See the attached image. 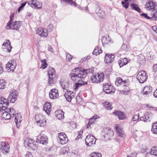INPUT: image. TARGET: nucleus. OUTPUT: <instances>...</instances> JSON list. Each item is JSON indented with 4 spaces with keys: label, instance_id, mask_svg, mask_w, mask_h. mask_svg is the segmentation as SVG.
I'll use <instances>...</instances> for the list:
<instances>
[{
    "label": "nucleus",
    "instance_id": "obj_1",
    "mask_svg": "<svg viewBox=\"0 0 157 157\" xmlns=\"http://www.w3.org/2000/svg\"><path fill=\"white\" fill-rule=\"evenodd\" d=\"M115 84L117 86H120L122 89L120 91V94L122 95H127L129 94L130 90L129 87V82L127 80H123L120 77L117 78Z\"/></svg>",
    "mask_w": 157,
    "mask_h": 157
},
{
    "label": "nucleus",
    "instance_id": "obj_2",
    "mask_svg": "<svg viewBox=\"0 0 157 157\" xmlns=\"http://www.w3.org/2000/svg\"><path fill=\"white\" fill-rule=\"evenodd\" d=\"M87 75L86 69L79 68V86L87 84V82L85 79Z\"/></svg>",
    "mask_w": 157,
    "mask_h": 157
},
{
    "label": "nucleus",
    "instance_id": "obj_3",
    "mask_svg": "<svg viewBox=\"0 0 157 157\" xmlns=\"http://www.w3.org/2000/svg\"><path fill=\"white\" fill-rule=\"evenodd\" d=\"M18 94V92L15 90H12L10 91L9 96L6 99V102L9 103H14L17 99V97Z\"/></svg>",
    "mask_w": 157,
    "mask_h": 157
},
{
    "label": "nucleus",
    "instance_id": "obj_4",
    "mask_svg": "<svg viewBox=\"0 0 157 157\" xmlns=\"http://www.w3.org/2000/svg\"><path fill=\"white\" fill-rule=\"evenodd\" d=\"M104 78V75L103 73H98L94 74L91 77V80L93 83H99L103 81Z\"/></svg>",
    "mask_w": 157,
    "mask_h": 157
},
{
    "label": "nucleus",
    "instance_id": "obj_5",
    "mask_svg": "<svg viewBox=\"0 0 157 157\" xmlns=\"http://www.w3.org/2000/svg\"><path fill=\"white\" fill-rule=\"evenodd\" d=\"M103 134L105 140H110L114 135V132L112 130L108 127L103 129Z\"/></svg>",
    "mask_w": 157,
    "mask_h": 157
},
{
    "label": "nucleus",
    "instance_id": "obj_6",
    "mask_svg": "<svg viewBox=\"0 0 157 157\" xmlns=\"http://www.w3.org/2000/svg\"><path fill=\"white\" fill-rule=\"evenodd\" d=\"M136 78L140 83H144L147 80V75L145 71H141L138 73Z\"/></svg>",
    "mask_w": 157,
    "mask_h": 157
},
{
    "label": "nucleus",
    "instance_id": "obj_7",
    "mask_svg": "<svg viewBox=\"0 0 157 157\" xmlns=\"http://www.w3.org/2000/svg\"><path fill=\"white\" fill-rule=\"evenodd\" d=\"M16 66V61L13 59H11L6 64V67L9 72H13L14 71Z\"/></svg>",
    "mask_w": 157,
    "mask_h": 157
},
{
    "label": "nucleus",
    "instance_id": "obj_8",
    "mask_svg": "<svg viewBox=\"0 0 157 157\" xmlns=\"http://www.w3.org/2000/svg\"><path fill=\"white\" fill-rule=\"evenodd\" d=\"M36 142L46 145L48 143V137L44 134L39 135L36 138Z\"/></svg>",
    "mask_w": 157,
    "mask_h": 157
},
{
    "label": "nucleus",
    "instance_id": "obj_9",
    "mask_svg": "<svg viewBox=\"0 0 157 157\" xmlns=\"http://www.w3.org/2000/svg\"><path fill=\"white\" fill-rule=\"evenodd\" d=\"M35 119L36 122L40 127H44L46 124V120L43 116L41 115H37L35 116Z\"/></svg>",
    "mask_w": 157,
    "mask_h": 157
},
{
    "label": "nucleus",
    "instance_id": "obj_10",
    "mask_svg": "<svg viewBox=\"0 0 157 157\" xmlns=\"http://www.w3.org/2000/svg\"><path fill=\"white\" fill-rule=\"evenodd\" d=\"M103 90L106 94L113 93L115 90L114 87L110 83H105L103 85Z\"/></svg>",
    "mask_w": 157,
    "mask_h": 157
},
{
    "label": "nucleus",
    "instance_id": "obj_11",
    "mask_svg": "<svg viewBox=\"0 0 157 157\" xmlns=\"http://www.w3.org/2000/svg\"><path fill=\"white\" fill-rule=\"evenodd\" d=\"M96 141V138L91 134L87 136L85 139V143L86 145L90 146L91 145L94 144Z\"/></svg>",
    "mask_w": 157,
    "mask_h": 157
},
{
    "label": "nucleus",
    "instance_id": "obj_12",
    "mask_svg": "<svg viewBox=\"0 0 157 157\" xmlns=\"http://www.w3.org/2000/svg\"><path fill=\"white\" fill-rule=\"evenodd\" d=\"M78 67H77L72 70L70 76L72 80L76 82V80L78 78Z\"/></svg>",
    "mask_w": 157,
    "mask_h": 157
},
{
    "label": "nucleus",
    "instance_id": "obj_13",
    "mask_svg": "<svg viewBox=\"0 0 157 157\" xmlns=\"http://www.w3.org/2000/svg\"><path fill=\"white\" fill-rule=\"evenodd\" d=\"M8 105V103L6 102V99L4 97H0V112L3 111V110L6 109V107Z\"/></svg>",
    "mask_w": 157,
    "mask_h": 157
},
{
    "label": "nucleus",
    "instance_id": "obj_14",
    "mask_svg": "<svg viewBox=\"0 0 157 157\" xmlns=\"http://www.w3.org/2000/svg\"><path fill=\"white\" fill-rule=\"evenodd\" d=\"M29 4H30L31 6L35 9H39L42 7V3L41 1H29Z\"/></svg>",
    "mask_w": 157,
    "mask_h": 157
},
{
    "label": "nucleus",
    "instance_id": "obj_15",
    "mask_svg": "<svg viewBox=\"0 0 157 157\" xmlns=\"http://www.w3.org/2000/svg\"><path fill=\"white\" fill-rule=\"evenodd\" d=\"M0 149L1 151L4 154H6L9 152V145L5 142H2L0 144Z\"/></svg>",
    "mask_w": 157,
    "mask_h": 157
},
{
    "label": "nucleus",
    "instance_id": "obj_16",
    "mask_svg": "<svg viewBox=\"0 0 157 157\" xmlns=\"http://www.w3.org/2000/svg\"><path fill=\"white\" fill-rule=\"evenodd\" d=\"M59 140L60 143L61 144H64L68 141V139L66 135L63 132H60L58 133Z\"/></svg>",
    "mask_w": 157,
    "mask_h": 157
},
{
    "label": "nucleus",
    "instance_id": "obj_17",
    "mask_svg": "<svg viewBox=\"0 0 157 157\" xmlns=\"http://www.w3.org/2000/svg\"><path fill=\"white\" fill-rule=\"evenodd\" d=\"M157 4L154 1H148L145 5V8L147 10H154Z\"/></svg>",
    "mask_w": 157,
    "mask_h": 157
},
{
    "label": "nucleus",
    "instance_id": "obj_18",
    "mask_svg": "<svg viewBox=\"0 0 157 157\" xmlns=\"http://www.w3.org/2000/svg\"><path fill=\"white\" fill-rule=\"evenodd\" d=\"M36 33L40 36L43 37H46L48 36V30L43 28H38L36 31Z\"/></svg>",
    "mask_w": 157,
    "mask_h": 157
},
{
    "label": "nucleus",
    "instance_id": "obj_19",
    "mask_svg": "<svg viewBox=\"0 0 157 157\" xmlns=\"http://www.w3.org/2000/svg\"><path fill=\"white\" fill-rule=\"evenodd\" d=\"M115 57V55L113 54L108 53L106 54L105 56L104 62L105 63L109 64L113 61Z\"/></svg>",
    "mask_w": 157,
    "mask_h": 157
},
{
    "label": "nucleus",
    "instance_id": "obj_20",
    "mask_svg": "<svg viewBox=\"0 0 157 157\" xmlns=\"http://www.w3.org/2000/svg\"><path fill=\"white\" fill-rule=\"evenodd\" d=\"M49 97L52 99H55L59 97L58 91L56 89H53L51 90L49 93Z\"/></svg>",
    "mask_w": 157,
    "mask_h": 157
},
{
    "label": "nucleus",
    "instance_id": "obj_21",
    "mask_svg": "<svg viewBox=\"0 0 157 157\" xmlns=\"http://www.w3.org/2000/svg\"><path fill=\"white\" fill-rule=\"evenodd\" d=\"M113 114L116 115L120 120H123L126 118L125 114L121 111H115L113 113Z\"/></svg>",
    "mask_w": 157,
    "mask_h": 157
},
{
    "label": "nucleus",
    "instance_id": "obj_22",
    "mask_svg": "<svg viewBox=\"0 0 157 157\" xmlns=\"http://www.w3.org/2000/svg\"><path fill=\"white\" fill-rule=\"evenodd\" d=\"M8 109L6 107V109L3 110L5 112L3 113L2 114V118L5 120H10L12 117V115H11L10 113L8 112Z\"/></svg>",
    "mask_w": 157,
    "mask_h": 157
},
{
    "label": "nucleus",
    "instance_id": "obj_23",
    "mask_svg": "<svg viewBox=\"0 0 157 157\" xmlns=\"http://www.w3.org/2000/svg\"><path fill=\"white\" fill-rule=\"evenodd\" d=\"M51 103L49 102H46L44 105L43 110L48 115H49L51 112Z\"/></svg>",
    "mask_w": 157,
    "mask_h": 157
},
{
    "label": "nucleus",
    "instance_id": "obj_24",
    "mask_svg": "<svg viewBox=\"0 0 157 157\" xmlns=\"http://www.w3.org/2000/svg\"><path fill=\"white\" fill-rule=\"evenodd\" d=\"M21 21H15L13 25V27L11 26L10 29L16 30L18 31L21 26Z\"/></svg>",
    "mask_w": 157,
    "mask_h": 157
},
{
    "label": "nucleus",
    "instance_id": "obj_25",
    "mask_svg": "<svg viewBox=\"0 0 157 157\" xmlns=\"http://www.w3.org/2000/svg\"><path fill=\"white\" fill-rule=\"evenodd\" d=\"M115 127L117 135L122 137H124L125 135L121 128H120V125L118 124H116L115 125Z\"/></svg>",
    "mask_w": 157,
    "mask_h": 157
},
{
    "label": "nucleus",
    "instance_id": "obj_26",
    "mask_svg": "<svg viewBox=\"0 0 157 157\" xmlns=\"http://www.w3.org/2000/svg\"><path fill=\"white\" fill-rule=\"evenodd\" d=\"M57 79L56 76L52 77L50 76H48V82L49 85L50 86H52L55 84L57 81Z\"/></svg>",
    "mask_w": 157,
    "mask_h": 157
},
{
    "label": "nucleus",
    "instance_id": "obj_27",
    "mask_svg": "<svg viewBox=\"0 0 157 157\" xmlns=\"http://www.w3.org/2000/svg\"><path fill=\"white\" fill-rule=\"evenodd\" d=\"M14 14H15L14 13H13L11 14L10 17V20L7 23V25L5 27L6 30H7L10 29L11 25L12 23Z\"/></svg>",
    "mask_w": 157,
    "mask_h": 157
},
{
    "label": "nucleus",
    "instance_id": "obj_28",
    "mask_svg": "<svg viewBox=\"0 0 157 157\" xmlns=\"http://www.w3.org/2000/svg\"><path fill=\"white\" fill-rule=\"evenodd\" d=\"M15 121L16 123L17 126L18 128L20 125V122L21 121V114L19 113H17L15 114Z\"/></svg>",
    "mask_w": 157,
    "mask_h": 157
},
{
    "label": "nucleus",
    "instance_id": "obj_29",
    "mask_svg": "<svg viewBox=\"0 0 157 157\" xmlns=\"http://www.w3.org/2000/svg\"><path fill=\"white\" fill-rule=\"evenodd\" d=\"M56 117L59 120H61L64 117V113L62 110H59L55 112Z\"/></svg>",
    "mask_w": 157,
    "mask_h": 157
},
{
    "label": "nucleus",
    "instance_id": "obj_30",
    "mask_svg": "<svg viewBox=\"0 0 157 157\" xmlns=\"http://www.w3.org/2000/svg\"><path fill=\"white\" fill-rule=\"evenodd\" d=\"M99 117L97 115H95L91 118L89 119V121L87 125V128H88L91 125L93 124L96 119L99 118Z\"/></svg>",
    "mask_w": 157,
    "mask_h": 157
},
{
    "label": "nucleus",
    "instance_id": "obj_31",
    "mask_svg": "<svg viewBox=\"0 0 157 157\" xmlns=\"http://www.w3.org/2000/svg\"><path fill=\"white\" fill-rule=\"evenodd\" d=\"M129 62V60L126 58L121 59L118 62L120 67L126 65Z\"/></svg>",
    "mask_w": 157,
    "mask_h": 157
},
{
    "label": "nucleus",
    "instance_id": "obj_32",
    "mask_svg": "<svg viewBox=\"0 0 157 157\" xmlns=\"http://www.w3.org/2000/svg\"><path fill=\"white\" fill-rule=\"evenodd\" d=\"M152 87L149 85L145 86L143 90V94L145 95H147L151 92Z\"/></svg>",
    "mask_w": 157,
    "mask_h": 157
},
{
    "label": "nucleus",
    "instance_id": "obj_33",
    "mask_svg": "<svg viewBox=\"0 0 157 157\" xmlns=\"http://www.w3.org/2000/svg\"><path fill=\"white\" fill-rule=\"evenodd\" d=\"M95 12L97 14V15L100 17H103L105 15L104 12L101 10L98 6L97 8L95 10Z\"/></svg>",
    "mask_w": 157,
    "mask_h": 157
},
{
    "label": "nucleus",
    "instance_id": "obj_34",
    "mask_svg": "<svg viewBox=\"0 0 157 157\" xmlns=\"http://www.w3.org/2000/svg\"><path fill=\"white\" fill-rule=\"evenodd\" d=\"M56 71L54 68L51 67H49L48 71V76H50L52 77L56 76Z\"/></svg>",
    "mask_w": 157,
    "mask_h": 157
},
{
    "label": "nucleus",
    "instance_id": "obj_35",
    "mask_svg": "<svg viewBox=\"0 0 157 157\" xmlns=\"http://www.w3.org/2000/svg\"><path fill=\"white\" fill-rule=\"evenodd\" d=\"M61 86L63 90L66 89V88L69 86V84L63 79H61L59 81Z\"/></svg>",
    "mask_w": 157,
    "mask_h": 157
},
{
    "label": "nucleus",
    "instance_id": "obj_36",
    "mask_svg": "<svg viewBox=\"0 0 157 157\" xmlns=\"http://www.w3.org/2000/svg\"><path fill=\"white\" fill-rule=\"evenodd\" d=\"M61 4L65 5L69 4L75 6L76 4L74 1H61Z\"/></svg>",
    "mask_w": 157,
    "mask_h": 157
},
{
    "label": "nucleus",
    "instance_id": "obj_37",
    "mask_svg": "<svg viewBox=\"0 0 157 157\" xmlns=\"http://www.w3.org/2000/svg\"><path fill=\"white\" fill-rule=\"evenodd\" d=\"M10 44L11 43L10 41L9 40H5V41L3 43L2 46H5V47L10 46V49L8 48L7 51L9 52H11V49L12 48V47L11 46Z\"/></svg>",
    "mask_w": 157,
    "mask_h": 157
},
{
    "label": "nucleus",
    "instance_id": "obj_38",
    "mask_svg": "<svg viewBox=\"0 0 157 157\" xmlns=\"http://www.w3.org/2000/svg\"><path fill=\"white\" fill-rule=\"evenodd\" d=\"M130 6L132 9L138 12H140L141 10L138 5L134 3H131Z\"/></svg>",
    "mask_w": 157,
    "mask_h": 157
},
{
    "label": "nucleus",
    "instance_id": "obj_39",
    "mask_svg": "<svg viewBox=\"0 0 157 157\" xmlns=\"http://www.w3.org/2000/svg\"><path fill=\"white\" fill-rule=\"evenodd\" d=\"M102 52V50L99 47H96L94 49L93 52V54L95 55H98Z\"/></svg>",
    "mask_w": 157,
    "mask_h": 157
},
{
    "label": "nucleus",
    "instance_id": "obj_40",
    "mask_svg": "<svg viewBox=\"0 0 157 157\" xmlns=\"http://www.w3.org/2000/svg\"><path fill=\"white\" fill-rule=\"evenodd\" d=\"M112 104L110 102L105 101L103 103L104 107L107 110H111L112 109Z\"/></svg>",
    "mask_w": 157,
    "mask_h": 157
},
{
    "label": "nucleus",
    "instance_id": "obj_41",
    "mask_svg": "<svg viewBox=\"0 0 157 157\" xmlns=\"http://www.w3.org/2000/svg\"><path fill=\"white\" fill-rule=\"evenodd\" d=\"M69 151L68 147L66 146L62 147L60 150V154L63 155L66 153H67Z\"/></svg>",
    "mask_w": 157,
    "mask_h": 157
},
{
    "label": "nucleus",
    "instance_id": "obj_42",
    "mask_svg": "<svg viewBox=\"0 0 157 157\" xmlns=\"http://www.w3.org/2000/svg\"><path fill=\"white\" fill-rule=\"evenodd\" d=\"M151 131L153 134H156L157 133V122L153 124Z\"/></svg>",
    "mask_w": 157,
    "mask_h": 157
},
{
    "label": "nucleus",
    "instance_id": "obj_43",
    "mask_svg": "<svg viewBox=\"0 0 157 157\" xmlns=\"http://www.w3.org/2000/svg\"><path fill=\"white\" fill-rule=\"evenodd\" d=\"M110 41V39L109 36L107 37H103L102 39V44H108Z\"/></svg>",
    "mask_w": 157,
    "mask_h": 157
},
{
    "label": "nucleus",
    "instance_id": "obj_44",
    "mask_svg": "<svg viewBox=\"0 0 157 157\" xmlns=\"http://www.w3.org/2000/svg\"><path fill=\"white\" fill-rule=\"evenodd\" d=\"M144 116L146 117V120H148V122L150 121L152 118V113L149 112H146L145 113Z\"/></svg>",
    "mask_w": 157,
    "mask_h": 157
},
{
    "label": "nucleus",
    "instance_id": "obj_45",
    "mask_svg": "<svg viewBox=\"0 0 157 157\" xmlns=\"http://www.w3.org/2000/svg\"><path fill=\"white\" fill-rule=\"evenodd\" d=\"M6 81L3 79H0V89H3L6 87Z\"/></svg>",
    "mask_w": 157,
    "mask_h": 157
},
{
    "label": "nucleus",
    "instance_id": "obj_46",
    "mask_svg": "<svg viewBox=\"0 0 157 157\" xmlns=\"http://www.w3.org/2000/svg\"><path fill=\"white\" fill-rule=\"evenodd\" d=\"M151 14L152 19L155 21L157 20V10L155 11L154 10V11L151 12Z\"/></svg>",
    "mask_w": 157,
    "mask_h": 157
},
{
    "label": "nucleus",
    "instance_id": "obj_47",
    "mask_svg": "<svg viewBox=\"0 0 157 157\" xmlns=\"http://www.w3.org/2000/svg\"><path fill=\"white\" fill-rule=\"evenodd\" d=\"M151 150V154L157 156V146L152 147Z\"/></svg>",
    "mask_w": 157,
    "mask_h": 157
},
{
    "label": "nucleus",
    "instance_id": "obj_48",
    "mask_svg": "<svg viewBox=\"0 0 157 157\" xmlns=\"http://www.w3.org/2000/svg\"><path fill=\"white\" fill-rule=\"evenodd\" d=\"M41 67L43 69H44L46 68L48 66V63L46 62V60L45 59L44 60H41Z\"/></svg>",
    "mask_w": 157,
    "mask_h": 157
},
{
    "label": "nucleus",
    "instance_id": "obj_49",
    "mask_svg": "<svg viewBox=\"0 0 157 157\" xmlns=\"http://www.w3.org/2000/svg\"><path fill=\"white\" fill-rule=\"evenodd\" d=\"M27 146L33 151L35 150L37 147V146L33 142L30 144H28Z\"/></svg>",
    "mask_w": 157,
    "mask_h": 157
},
{
    "label": "nucleus",
    "instance_id": "obj_50",
    "mask_svg": "<svg viewBox=\"0 0 157 157\" xmlns=\"http://www.w3.org/2000/svg\"><path fill=\"white\" fill-rule=\"evenodd\" d=\"M101 155L100 153L97 152H94L90 154V157H101Z\"/></svg>",
    "mask_w": 157,
    "mask_h": 157
},
{
    "label": "nucleus",
    "instance_id": "obj_51",
    "mask_svg": "<svg viewBox=\"0 0 157 157\" xmlns=\"http://www.w3.org/2000/svg\"><path fill=\"white\" fill-rule=\"evenodd\" d=\"M129 1H124L121 2L123 6L126 9L128 8V7L129 4Z\"/></svg>",
    "mask_w": 157,
    "mask_h": 157
},
{
    "label": "nucleus",
    "instance_id": "obj_52",
    "mask_svg": "<svg viewBox=\"0 0 157 157\" xmlns=\"http://www.w3.org/2000/svg\"><path fill=\"white\" fill-rule=\"evenodd\" d=\"M8 112L9 113H10L11 115H12V117L13 118L15 115V111L13 108H11L9 109H8Z\"/></svg>",
    "mask_w": 157,
    "mask_h": 157
},
{
    "label": "nucleus",
    "instance_id": "obj_53",
    "mask_svg": "<svg viewBox=\"0 0 157 157\" xmlns=\"http://www.w3.org/2000/svg\"><path fill=\"white\" fill-rule=\"evenodd\" d=\"M64 96L66 98L67 101L69 102L71 101L72 99L73 98L72 95H68V94H67L66 93H65L64 94Z\"/></svg>",
    "mask_w": 157,
    "mask_h": 157
},
{
    "label": "nucleus",
    "instance_id": "obj_54",
    "mask_svg": "<svg viewBox=\"0 0 157 157\" xmlns=\"http://www.w3.org/2000/svg\"><path fill=\"white\" fill-rule=\"evenodd\" d=\"M54 29V26L53 24H50L47 27V30H48V32H51Z\"/></svg>",
    "mask_w": 157,
    "mask_h": 157
},
{
    "label": "nucleus",
    "instance_id": "obj_55",
    "mask_svg": "<svg viewBox=\"0 0 157 157\" xmlns=\"http://www.w3.org/2000/svg\"><path fill=\"white\" fill-rule=\"evenodd\" d=\"M26 2H24L22 3L21 5V6L18 8V13H19L21 11L23 10L24 7L25 6Z\"/></svg>",
    "mask_w": 157,
    "mask_h": 157
},
{
    "label": "nucleus",
    "instance_id": "obj_56",
    "mask_svg": "<svg viewBox=\"0 0 157 157\" xmlns=\"http://www.w3.org/2000/svg\"><path fill=\"white\" fill-rule=\"evenodd\" d=\"M141 16L144 17V18L147 19L148 20H151L152 17H149L147 15V14L145 13H143L141 14Z\"/></svg>",
    "mask_w": 157,
    "mask_h": 157
},
{
    "label": "nucleus",
    "instance_id": "obj_57",
    "mask_svg": "<svg viewBox=\"0 0 157 157\" xmlns=\"http://www.w3.org/2000/svg\"><path fill=\"white\" fill-rule=\"evenodd\" d=\"M4 67L3 63L0 62V74H2L3 72Z\"/></svg>",
    "mask_w": 157,
    "mask_h": 157
},
{
    "label": "nucleus",
    "instance_id": "obj_58",
    "mask_svg": "<svg viewBox=\"0 0 157 157\" xmlns=\"http://www.w3.org/2000/svg\"><path fill=\"white\" fill-rule=\"evenodd\" d=\"M139 119V115H135L132 117V120L133 121H137Z\"/></svg>",
    "mask_w": 157,
    "mask_h": 157
},
{
    "label": "nucleus",
    "instance_id": "obj_59",
    "mask_svg": "<svg viewBox=\"0 0 157 157\" xmlns=\"http://www.w3.org/2000/svg\"><path fill=\"white\" fill-rule=\"evenodd\" d=\"M73 58V56H71V55L69 53H67L66 56V60L68 61H70Z\"/></svg>",
    "mask_w": 157,
    "mask_h": 157
},
{
    "label": "nucleus",
    "instance_id": "obj_60",
    "mask_svg": "<svg viewBox=\"0 0 157 157\" xmlns=\"http://www.w3.org/2000/svg\"><path fill=\"white\" fill-rule=\"evenodd\" d=\"M87 75L88 74L92 73L94 72V69L93 68H90L88 69H86Z\"/></svg>",
    "mask_w": 157,
    "mask_h": 157
},
{
    "label": "nucleus",
    "instance_id": "obj_61",
    "mask_svg": "<svg viewBox=\"0 0 157 157\" xmlns=\"http://www.w3.org/2000/svg\"><path fill=\"white\" fill-rule=\"evenodd\" d=\"M78 151H73L71 153V156L74 157H78Z\"/></svg>",
    "mask_w": 157,
    "mask_h": 157
},
{
    "label": "nucleus",
    "instance_id": "obj_62",
    "mask_svg": "<svg viewBox=\"0 0 157 157\" xmlns=\"http://www.w3.org/2000/svg\"><path fill=\"white\" fill-rule=\"evenodd\" d=\"M26 140L27 141L26 142L25 141V143L27 146H28V144H30L31 143H32L33 142V139L28 138V139H27Z\"/></svg>",
    "mask_w": 157,
    "mask_h": 157
},
{
    "label": "nucleus",
    "instance_id": "obj_63",
    "mask_svg": "<svg viewBox=\"0 0 157 157\" xmlns=\"http://www.w3.org/2000/svg\"><path fill=\"white\" fill-rule=\"evenodd\" d=\"M121 49V50H126L127 49V45L125 44H123Z\"/></svg>",
    "mask_w": 157,
    "mask_h": 157
},
{
    "label": "nucleus",
    "instance_id": "obj_64",
    "mask_svg": "<svg viewBox=\"0 0 157 157\" xmlns=\"http://www.w3.org/2000/svg\"><path fill=\"white\" fill-rule=\"evenodd\" d=\"M90 57L88 56H86L83 58H82L80 60V62H83V61H86L87 60L89 59Z\"/></svg>",
    "mask_w": 157,
    "mask_h": 157
}]
</instances>
